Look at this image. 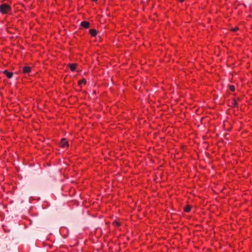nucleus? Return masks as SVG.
Instances as JSON below:
<instances>
[{
    "instance_id": "nucleus-1",
    "label": "nucleus",
    "mask_w": 252,
    "mask_h": 252,
    "mask_svg": "<svg viewBox=\"0 0 252 252\" xmlns=\"http://www.w3.org/2000/svg\"><path fill=\"white\" fill-rule=\"evenodd\" d=\"M11 8L9 5L6 3H3L0 5V11L3 14L8 13Z\"/></svg>"
},
{
    "instance_id": "nucleus-2",
    "label": "nucleus",
    "mask_w": 252,
    "mask_h": 252,
    "mask_svg": "<svg viewBox=\"0 0 252 252\" xmlns=\"http://www.w3.org/2000/svg\"><path fill=\"white\" fill-rule=\"evenodd\" d=\"M80 25L84 28H89L90 26V23L88 21H84L81 23Z\"/></svg>"
},
{
    "instance_id": "nucleus-3",
    "label": "nucleus",
    "mask_w": 252,
    "mask_h": 252,
    "mask_svg": "<svg viewBox=\"0 0 252 252\" xmlns=\"http://www.w3.org/2000/svg\"><path fill=\"white\" fill-rule=\"evenodd\" d=\"M24 73H28L31 72V67L28 66H24L22 68Z\"/></svg>"
},
{
    "instance_id": "nucleus-4",
    "label": "nucleus",
    "mask_w": 252,
    "mask_h": 252,
    "mask_svg": "<svg viewBox=\"0 0 252 252\" xmlns=\"http://www.w3.org/2000/svg\"><path fill=\"white\" fill-rule=\"evenodd\" d=\"M3 73H4V74H5L6 75V76L8 78H11L13 76V73L11 72H9L7 70H4L3 71Z\"/></svg>"
},
{
    "instance_id": "nucleus-5",
    "label": "nucleus",
    "mask_w": 252,
    "mask_h": 252,
    "mask_svg": "<svg viewBox=\"0 0 252 252\" xmlns=\"http://www.w3.org/2000/svg\"><path fill=\"white\" fill-rule=\"evenodd\" d=\"M61 146L63 147H64L65 146H68V142L66 141V140L65 138H63L61 140Z\"/></svg>"
},
{
    "instance_id": "nucleus-6",
    "label": "nucleus",
    "mask_w": 252,
    "mask_h": 252,
    "mask_svg": "<svg viewBox=\"0 0 252 252\" xmlns=\"http://www.w3.org/2000/svg\"><path fill=\"white\" fill-rule=\"evenodd\" d=\"M69 68L71 71H74L76 68L77 64L75 63L68 64Z\"/></svg>"
},
{
    "instance_id": "nucleus-7",
    "label": "nucleus",
    "mask_w": 252,
    "mask_h": 252,
    "mask_svg": "<svg viewBox=\"0 0 252 252\" xmlns=\"http://www.w3.org/2000/svg\"><path fill=\"white\" fill-rule=\"evenodd\" d=\"M90 33L92 36H95L96 35L97 32L95 29H90Z\"/></svg>"
},
{
    "instance_id": "nucleus-8",
    "label": "nucleus",
    "mask_w": 252,
    "mask_h": 252,
    "mask_svg": "<svg viewBox=\"0 0 252 252\" xmlns=\"http://www.w3.org/2000/svg\"><path fill=\"white\" fill-rule=\"evenodd\" d=\"M191 210V207L189 205H187L186 206L185 208V211L186 212H189Z\"/></svg>"
},
{
    "instance_id": "nucleus-9",
    "label": "nucleus",
    "mask_w": 252,
    "mask_h": 252,
    "mask_svg": "<svg viewBox=\"0 0 252 252\" xmlns=\"http://www.w3.org/2000/svg\"><path fill=\"white\" fill-rule=\"evenodd\" d=\"M86 83V80L85 79H83L82 80H79L78 81V84L80 85L82 83L85 84Z\"/></svg>"
},
{
    "instance_id": "nucleus-10",
    "label": "nucleus",
    "mask_w": 252,
    "mask_h": 252,
    "mask_svg": "<svg viewBox=\"0 0 252 252\" xmlns=\"http://www.w3.org/2000/svg\"><path fill=\"white\" fill-rule=\"evenodd\" d=\"M229 89L231 91H234L235 90V87L234 86L230 85V86H229Z\"/></svg>"
},
{
    "instance_id": "nucleus-11",
    "label": "nucleus",
    "mask_w": 252,
    "mask_h": 252,
    "mask_svg": "<svg viewBox=\"0 0 252 252\" xmlns=\"http://www.w3.org/2000/svg\"><path fill=\"white\" fill-rule=\"evenodd\" d=\"M232 104L234 105V106H236L237 105V102L236 100H233V102H232Z\"/></svg>"
},
{
    "instance_id": "nucleus-12",
    "label": "nucleus",
    "mask_w": 252,
    "mask_h": 252,
    "mask_svg": "<svg viewBox=\"0 0 252 252\" xmlns=\"http://www.w3.org/2000/svg\"><path fill=\"white\" fill-rule=\"evenodd\" d=\"M114 223H116L117 225H120V223L117 221H115Z\"/></svg>"
},
{
    "instance_id": "nucleus-13",
    "label": "nucleus",
    "mask_w": 252,
    "mask_h": 252,
    "mask_svg": "<svg viewBox=\"0 0 252 252\" xmlns=\"http://www.w3.org/2000/svg\"><path fill=\"white\" fill-rule=\"evenodd\" d=\"M238 29V28L237 27H236V28H235L233 29V31H236Z\"/></svg>"
},
{
    "instance_id": "nucleus-14",
    "label": "nucleus",
    "mask_w": 252,
    "mask_h": 252,
    "mask_svg": "<svg viewBox=\"0 0 252 252\" xmlns=\"http://www.w3.org/2000/svg\"><path fill=\"white\" fill-rule=\"evenodd\" d=\"M179 1H181V2H182L184 0H178Z\"/></svg>"
},
{
    "instance_id": "nucleus-15",
    "label": "nucleus",
    "mask_w": 252,
    "mask_h": 252,
    "mask_svg": "<svg viewBox=\"0 0 252 252\" xmlns=\"http://www.w3.org/2000/svg\"><path fill=\"white\" fill-rule=\"evenodd\" d=\"M93 1H97V0H93Z\"/></svg>"
}]
</instances>
